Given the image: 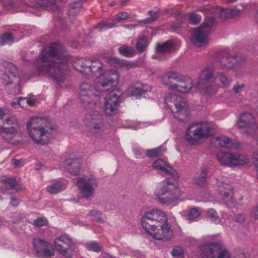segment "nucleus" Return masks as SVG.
<instances>
[{"instance_id": "obj_1", "label": "nucleus", "mask_w": 258, "mask_h": 258, "mask_svg": "<svg viewBox=\"0 0 258 258\" xmlns=\"http://www.w3.org/2000/svg\"><path fill=\"white\" fill-rule=\"evenodd\" d=\"M73 66L77 71L85 75L100 74L96 78L93 86L83 83L80 87V100L83 107L87 109H94L100 105V92L105 87L115 86L118 83V73L112 70L103 71L102 63L98 58H80L74 62Z\"/></svg>"}, {"instance_id": "obj_2", "label": "nucleus", "mask_w": 258, "mask_h": 258, "mask_svg": "<svg viewBox=\"0 0 258 258\" xmlns=\"http://www.w3.org/2000/svg\"><path fill=\"white\" fill-rule=\"evenodd\" d=\"M69 57L64 54V48L59 43L51 44L49 50L44 48L39 55V63L35 64L39 75H46L58 84L65 79L66 64Z\"/></svg>"}, {"instance_id": "obj_3", "label": "nucleus", "mask_w": 258, "mask_h": 258, "mask_svg": "<svg viewBox=\"0 0 258 258\" xmlns=\"http://www.w3.org/2000/svg\"><path fill=\"white\" fill-rule=\"evenodd\" d=\"M141 224L144 230L156 239L167 240L172 236L166 214L160 209L146 211L141 218Z\"/></svg>"}, {"instance_id": "obj_4", "label": "nucleus", "mask_w": 258, "mask_h": 258, "mask_svg": "<svg viewBox=\"0 0 258 258\" xmlns=\"http://www.w3.org/2000/svg\"><path fill=\"white\" fill-rule=\"evenodd\" d=\"M26 127L29 137L35 143L43 145L50 142L53 127L45 118L31 117L28 120Z\"/></svg>"}, {"instance_id": "obj_5", "label": "nucleus", "mask_w": 258, "mask_h": 258, "mask_svg": "<svg viewBox=\"0 0 258 258\" xmlns=\"http://www.w3.org/2000/svg\"><path fill=\"white\" fill-rule=\"evenodd\" d=\"M155 194L161 204L174 206L179 197L183 194V192L178 184L170 182L168 179H165L158 184Z\"/></svg>"}, {"instance_id": "obj_6", "label": "nucleus", "mask_w": 258, "mask_h": 258, "mask_svg": "<svg viewBox=\"0 0 258 258\" xmlns=\"http://www.w3.org/2000/svg\"><path fill=\"white\" fill-rule=\"evenodd\" d=\"M216 131V126L212 122L201 121L192 123L188 126L185 137L190 144H194L213 136Z\"/></svg>"}, {"instance_id": "obj_7", "label": "nucleus", "mask_w": 258, "mask_h": 258, "mask_svg": "<svg viewBox=\"0 0 258 258\" xmlns=\"http://www.w3.org/2000/svg\"><path fill=\"white\" fill-rule=\"evenodd\" d=\"M1 80L3 84L7 88H12V93L14 94L20 92V80L18 76V71L16 67L12 63L6 64L5 70L1 75Z\"/></svg>"}, {"instance_id": "obj_8", "label": "nucleus", "mask_w": 258, "mask_h": 258, "mask_svg": "<svg viewBox=\"0 0 258 258\" xmlns=\"http://www.w3.org/2000/svg\"><path fill=\"white\" fill-rule=\"evenodd\" d=\"M215 23L213 18H207L201 26L192 30L191 42L196 47H201L208 41V34Z\"/></svg>"}, {"instance_id": "obj_9", "label": "nucleus", "mask_w": 258, "mask_h": 258, "mask_svg": "<svg viewBox=\"0 0 258 258\" xmlns=\"http://www.w3.org/2000/svg\"><path fill=\"white\" fill-rule=\"evenodd\" d=\"M4 123L9 127L0 126V136L8 142L14 143L13 140L19 136L21 132V125L18 119L15 116H10L4 120Z\"/></svg>"}, {"instance_id": "obj_10", "label": "nucleus", "mask_w": 258, "mask_h": 258, "mask_svg": "<svg viewBox=\"0 0 258 258\" xmlns=\"http://www.w3.org/2000/svg\"><path fill=\"white\" fill-rule=\"evenodd\" d=\"M217 158L220 164L229 167L242 166L249 162L247 156L238 153L219 152Z\"/></svg>"}, {"instance_id": "obj_11", "label": "nucleus", "mask_w": 258, "mask_h": 258, "mask_svg": "<svg viewBox=\"0 0 258 258\" xmlns=\"http://www.w3.org/2000/svg\"><path fill=\"white\" fill-rule=\"evenodd\" d=\"M214 80L212 70L209 68H206L201 74L196 87L202 93L214 94L218 89V86L212 85V82Z\"/></svg>"}, {"instance_id": "obj_12", "label": "nucleus", "mask_w": 258, "mask_h": 258, "mask_svg": "<svg viewBox=\"0 0 258 258\" xmlns=\"http://www.w3.org/2000/svg\"><path fill=\"white\" fill-rule=\"evenodd\" d=\"M122 92L119 89H115L111 91L105 97L104 111L106 115L115 114L121 102Z\"/></svg>"}, {"instance_id": "obj_13", "label": "nucleus", "mask_w": 258, "mask_h": 258, "mask_svg": "<svg viewBox=\"0 0 258 258\" xmlns=\"http://www.w3.org/2000/svg\"><path fill=\"white\" fill-rule=\"evenodd\" d=\"M200 249L207 258H231L229 252L221 243H211L202 245Z\"/></svg>"}, {"instance_id": "obj_14", "label": "nucleus", "mask_w": 258, "mask_h": 258, "mask_svg": "<svg viewBox=\"0 0 258 258\" xmlns=\"http://www.w3.org/2000/svg\"><path fill=\"white\" fill-rule=\"evenodd\" d=\"M76 183L82 196L87 198L93 194L95 188L97 186L96 179L92 175H84L78 178Z\"/></svg>"}, {"instance_id": "obj_15", "label": "nucleus", "mask_w": 258, "mask_h": 258, "mask_svg": "<svg viewBox=\"0 0 258 258\" xmlns=\"http://www.w3.org/2000/svg\"><path fill=\"white\" fill-rule=\"evenodd\" d=\"M165 103L169 109H171V105H170V103H173L177 110L176 112L173 114L174 117L180 120H183L184 119L183 118H180L178 116V115L183 116L186 115V111L187 107L183 98L175 94H168L165 98Z\"/></svg>"}, {"instance_id": "obj_16", "label": "nucleus", "mask_w": 258, "mask_h": 258, "mask_svg": "<svg viewBox=\"0 0 258 258\" xmlns=\"http://www.w3.org/2000/svg\"><path fill=\"white\" fill-rule=\"evenodd\" d=\"M242 9H223L220 7H211L210 6H205L202 10H199L205 15L215 14L222 19H229L233 18L237 16L244 9L243 5H241Z\"/></svg>"}, {"instance_id": "obj_17", "label": "nucleus", "mask_w": 258, "mask_h": 258, "mask_svg": "<svg viewBox=\"0 0 258 258\" xmlns=\"http://www.w3.org/2000/svg\"><path fill=\"white\" fill-rule=\"evenodd\" d=\"M217 185L218 190L223 197L226 205L229 208L236 207L238 202L235 199V196H233L232 186L221 181H218Z\"/></svg>"}, {"instance_id": "obj_18", "label": "nucleus", "mask_w": 258, "mask_h": 258, "mask_svg": "<svg viewBox=\"0 0 258 258\" xmlns=\"http://www.w3.org/2000/svg\"><path fill=\"white\" fill-rule=\"evenodd\" d=\"M237 125L243 134H251L257 128L255 118L250 113H242L238 121Z\"/></svg>"}, {"instance_id": "obj_19", "label": "nucleus", "mask_w": 258, "mask_h": 258, "mask_svg": "<svg viewBox=\"0 0 258 258\" xmlns=\"http://www.w3.org/2000/svg\"><path fill=\"white\" fill-rule=\"evenodd\" d=\"M85 120L88 123L91 132L94 134H100L104 130V125L101 114L98 111L87 114Z\"/></svg>"}, {"instance_id": "obj_20", "label": "nucleus", "mask_w": 258, "mask_h": 258, "mask_svg": "<svg viewBox=\"0 0 258 258\" xmlns=\"http://www.w3.org/2000/svg\"><path fill=\"white\" fill-rule=\"evenodd\" d=\"M55 248L62 255H67L73 245V242L67 235H61L54 240Z\"/></svg>"}, {"instance_id": "obj_21", "label": "nucleus", "mask_w": 258, "mask_h": 258, "mask_svg": "<svg viewBox=\"0 0 258 258\" xmlns=\"http://www.w3.org/2000/svg\"><path fill=\"white\" fill-rule=\"evenodd\" d=\"M241 61V59L237 55L224 56L219 62V68L224 71H230L236 68Z\"/></svg>"}, {"instance_id": "obj_22", "label": "nucleus", "mask_w": 258, "mask_h": 258, "mask_svg": "<svg viewBox=\"0 0 258 258\" xmlns=\"http://www.w3.org/2000/svg\"><path fill=\"white\" fill-rule=\"evenodd\" d=\"M33 243L34 248L38 253H40L47 257L54 255L52 245L47 241L41 239H36L34 240Z\"/></svg>"}, {"instance_id": "obj_23", "label": "nucleus", "mask_w": 258, "mask_h": 258, "mask_svg": "<svg viewBox=\"0 0 258 258\" xmlns=\"http://www.w3.org/2000/svg\"><path fill=\"white\" fill-rule=\"evenodd\" d=\"M153 167L157 170L166 173L174 180L179 178L178 173L165 160L158 159L153 164Z\"/></svg>"}, {"instance_id": "obj_24", "label": "nucleus", "mask_w": 258, "mask_h": 258, "mask_svg": "<svg viewBox=\"0 0 258 258\" xmlns=\"http://www.w3.org/2000/svg\"><path fill=\"white\" fill-rule=\"evenodd\" d=\"M62 166L60 168L63 170H68L70 173L73 174H77L79 173L82 164L83 160L81 158H69L64 160L62 163Z\"/></svg>"}, {"instance_id": "obj_25", "label": "nucleus", "mask_w": 258, "mask_h": 258, "mask_svg": "<svg viewBox=\"0 0 258 258\" xmlns=\"http://www.w3.org/2000/svg\"><path fill=\"white\" fill-rule=\"evenodd\" d=\"M130 18L129 14L125 12H120L116 15V17L114 19V22H101L99 23L96 27L100 31L105 30L108 29L112 28L115 26L117 23L128 19Z\"/></svg>"}, {"instance_id": "obj_26", "label": "nucleus", "mask_w": 258, "mask_h": 258, "mask_svg": "<svg viewBox=\"0 0 258 258\" xmlns=\"http://www.w3.org/2000/svg\"><path fill=\"white\" fill-rule=\"evenodd\" d=\"M172 87L171 90L186 93L192 87V82L190 78L183 76L181 80L178 81V84H174Z\"/></svg>"}, {"instance_id": "obj_27", "label": "nucleus", "mask_w": 258, "mask_h": 258, "mask_svg": "<svg viewBox=\"0 0 258 258\" xmlns=\"http://www.w3.org/2000/svg\"><path fill=\"white\" fill-rule=\"evenodd\" d=\"M214 140L215 144L221 147L237 149L240 145L239 142H233L230 138L225 136L216 137Z\"/></svg>"}, {"instance_id": "obj_28", "label": "nucleus", "mask_w": 258, "mask_h": 258, "mask_svg": "<svg viewBox=\"0 0 258 258\" xmlns=\"http://www.w3.org/2000/svg\"><path fill=\"white\" fill-rule=\"evenodd\" d=\"M183 76L180 74L175 72H168L166 73L164 75L161 77V81L163 84L166 85L169 89H171L173 87V84L171 82V80H174L178 82L179 80H181V78Z\"/></svg>"}, {"instance_id": "obj_29", "label": "nucleus", "mask_w": 258, "mask_h": 258, "mask_svg": "<svg viewBox=\"0 0 258 258\" xmlns=\"http://www.w3.org/2000/svg\"><path fill=\"white\" fill-rule=\"evenodd\" d=\"M66 180L60 179L47 186L46 190L50 194H56L64 190L67 186Z\"/></svg>"}, {"instance_id": "obj_30", "label": "nucleus", "mask_w": 258, "mask_h": 258, "mask_svg": "<svg viewBox=\"0 0 258 258\" xmlns=\"http://www.w3.org/2000/svg\"><path fill=\"white\" fill-rule=\"evenodd\" d=\"M151 90V87L148 85L144 84L139 87H131L130 88L128 91L132 96L138 98L145 95L147 92H150Z\"/></svg>"}, {"instance_id": "obj_31", "label": "nucleus", "mask_w": 258, "mask_h": 258, "mask_svg": "<svg viewBox=\"0 0 258 258\" xmlns=\"http://www.w3.org/2000/svg\"><path fill=\"white\" fill-rule=\"evenodd\" d=\"M208 173V168L206 167H202L199 172L197 173L194 177V183L202 186L206 184L207 182V177Z\"/></svg>"}, {"instance_id": "obj_32", "label": "nucleus", "mask_w": 258, "mask_h": 258, "mask_svg": "<svg viewBox=\"0 0 258 258\" xmlns=\"http://www.w3.org/2000/svg\"><path fill=\"white\" fill-rule=\"evenodd\" d=\"M172 48V43L170 41H167L163 44L159 45L156 47V54L153 55V58H157L160 54L163 52H167L171 50Z\"/></svg>"}, {"instance_id": "obj_33", "label": "nucleus", "mask_w": 258, "mask_h": 258, "mask_svg": "<svg viewBox=\"0 0 258 258\" xmlns=\"http://www.w3.org/2000/svg\"><path fill=\"white\" fill-rule=\"evenodd\" d=\"M150 42L149 39L145 36H140L137 40L136 45L137 51L139 53L144 52L147 48Z\"/></svg>"}, {"instance_id": "obj_34", "label": "nucleus", "mask_w": 258, "mask_h": 258, "mask_svg": "<svg viewBox=\"0 0 258 258\" xmlns=\"http://www.w3.org/2000/svg\"><path fill=\"white\" fill-rule=\"evenodd\" d=\"M119 54L126 57H131L135 55L136 51L132 47L123 45L118 48Z\"/></svg>"}, {"instance_id": "obj_35", "label": "nucleus", "mask_w": 258, "mask_h": 258, "mask_svg": "<svg viewBox=\"0 0 258 258\" xmlns=\"http://www.w3.org/2000/svg\"><path fill=\"white\" fill-rule=\"evenodd\" d=\"M36 100L35 97L19 98V108H24L27 105L34 106L36 104Z\"/></svg>"}, {"instance_id": "obj_36", "label": "nucleus", "mask_w": 258, "mask_h": 258, "mask_svg": "<svg viewBox=\"0 0 258 258\" xmlns=\"http://www.w3.org/2000/svg\"><path fill=\"white\" fill-rule=\"evenodd\" d=\"M111 59L116 62L117 67L129 70L135 66V63L132 61L122 59L120 60L116 58H112Z\"/></svg>"}, {"instance_id": "obj_37", "label": "nucleus", "mask_w": 258, "mask_h": 258, "mask_svg": "<svg viewBox=\"0 0 258 258\" xmlns=\"http://www.w3.org/2000/svg\"><path fill=\"white\" fill-rule=\"evenodd\" d=\"M14 36L11 33H5L0 38V44L1 45L11 44L14 41Z\"/></svg>"}, {"instance_id": "obj_38", "label": "nucleus", "mask_w": 258, "mask_h": 258, "mask_svg": "<svg viewBox=\"0 0 258 258\" xmlns=\"http://www.w3.org/2000/svg\"><path fill=\"white\" fill-rule=\"evenodd\" d=\"M166 151V149L163 146L155 149L148 150L147 151V155L149 157H156L161 155Z\"/></svg>"}, {"instance_id": "obj_39", "label": "nucleus", "mask_w": 258, "mask_h": 258, "mask_svg": "<svg viewBox=\"0 0 258 258\" xmlns=\"http://www.w3.org/2000/svg\"><path fill=\"white\" fill-rule=\"evenodd\" d=\"M82 5L80 2H76L72 5L69 9V15L71 16H76L79 12L81 8Z\"/></svg>"}, {"instance_id": "obj_40", "label": "nucleus", "mask_w": 258, "mask_h": 258, "mask_svg": "<svg viewBox=\"0 0 258 258\" xmlns=\"http://www.w3.org/2000/svg\"><path fill=\"white\" fill-rule=\"evenodd\" d=\"M217 78L220 81L222 85L225 87L230 85V81L226 75L223 73H219L217 75Z\"/></svg>"}, {"instance_id": "obj_41", "label": "nucleus", "mask_w": 258, "mask_h": 258, "mask_svg": "<svg viewBox=\"0 0 258 258\" xmlns=\"http://www.w3.org/2000/svg\"><path fill=\"white\" fill-rule=\"evenodd\" d=\"M208 216L211 219L212 221L216 224L219 223L220 221V218L218 214L214 209H210L207 211Z\"/></svg>"}, {"instance_id": "obj_42", "label": "nucleus", "mask_w": 258, "mask_h": 258, "mask_svg": "<svg viewBox=\"0 0 258 258\" xmlns=\"http://www.w3.org/2000/svg\"><path fill=\"white\" fill-rule=\"evenodd\" d=\"M89 215L92 220L97 222H102L104 221V219L101 217L100 213L98 211L92 210L90 211Z\"/></svg>"}, {"instance_id": "obj_43", "label": "nucleus", "mask_w": 258, "mask_h": 258, "mask_svg": "<svg viewBox=\"0 0 258 258\" xmlns=\"http://www.w3.org/2000/svg\"><path fill=\"white\" fill-rule=\"evenodd\" d=\"M200 215L199 209L196 208H191L188 214L187 218L189 220H194Z\"/></svg>"}, {"instance_id": "obj_44", "label": "nucleus", "mask_w": 258, "mask_h": 258, "mask_svg": "<svg viewBox=\"0 0 258 258\" xmlns=\"http://www.w3.org/2000/svg\"><path fill=\"white\" fill-rule=\"evenodd\" d=\"M201 16L196 14L191 15L188 18L189 22L193 25L198 24L201 21Z\"/></svg>"}, {"instance_id": "obj_45", "label": "nucleus", "mask_w": 258, "mask_h": 258, "mask_svg": "<svg viewBox=\"0 0 258 258\" xmlns=\"http://www.w3.org/2000/svg\"><path fill=\"white\" fill-rule=\"evenodd\" d=\"M87 248L89 250H92L96 252L101 251V247L99 245L98 243L96 242H91L87 244Z\"/></svg>"}, {"instance_id": "obj_46", "label": "nucleus", "mask_w": 258, "mask_h": 258, "mask_svg": "<svg viewBox=\"0 0 258 258\" xmlns=\"http://www.w3.org/2000/svg\"><path fill=\"white\" fill-rule=\"evenodd\" d=\"M2 182L5 187L8 189L13 188L16 184V180L15 178H8L4 179Z\"/></svg>"}, {"instance_id": "obj_47", "label": "nucleus", "mask_w": 258, "mask_h": 258, "mask_svg": "<svg viewBox=\"0 0 258 258\" xmlns=\"http://www.w3.org/2000/svg\"><path fill=\"white\" fill-rule=\"evenodd\" d=\"M183 249L179 246L174 248L172 251V255L174 258H182Z\"/></svg>"}, {"instance_id": "obj_48", "label": "nucleus", "mask_w": 258, "mask_h": 258, "mask_svg": "<svg viewBox=\"0 0 258 258\" xmlns=\"http://www.w3.org/2000/svg\"><path fill=\"white\" fill-rule=\"evenodd\" d=\"M47 223V220L44 218H39L33 221V225L37 227H42L45 226Z\"/></svg>"}, {"instance_id": "obj_49", "label": "nucleus", "mask_w": 258, "mask_h": 258, "mask_svg": "<svg viewBox=\"0 0 258 258\" xmlns=\"http://www.w3.org/2000/svg\"><path fill=\"white\" fill-rule=\"evenodd\" d=\"M133 152L137 158H142L145 155L144 151L141 148H135L133 149Z\"/></svg>"}, {"instance_id": "obj_50", "label": "nucleus", "mask_w": 258, "mask_h": 258, "mask_svg": "<svg viewBox=\"0 0 258 258\" xmlns=\"http://www.w3.org/2000/svg\"><path fill=\"white\" fill-rule=\"evenodd\" d=\"M244 86H245V85L243 83H241V84L236 83V84H235L234 85V86L233 87V90L234 92V93H235L236 94L239 93L242 91V90L243 89V88L244 87Z\"/></svg>"}, {"instance_id": "obj_51", "label": "nucleus", "mask_w": 258, "mask_h": 258, "mask_svg": "<svg viewBox=\"0 0 258 258\" xmlns=\"http://www.w3.org/2000/svg\"><path fill=\"white\" fill-rule=\"evenodd\" d=\"M150 15H151V17L147 19L146 20V22H150L151 21H153L157 19L159 17V14L158 12H153L152 11L149 12Z\"/></svg>"}, {"instance_id": "obj_52", "label": "nucleus", "mask_w": 258, "mask_h": 258, "mask_svg": "<svg viewBox=\"0 0 258 258\" xmlns=\"http://www.w3.org/2000/svg\"><path fill=\"white\" fill-rule=\"evenodd\" d=\"M235 221L237 223H241L245 220V216L241 214H236L234 216Z\"/></svg>"}, {"instance_id": "obj_53", "label": "nucleus", "mask_w": 258, "mask_h": 258, "mask_svg": "<svg viewBox=\"0 0 258 258\" xmlns=\"http://www.w3.org/2000/svg\"><path fill=\"white\" fill-rule=\"evenodd\" d=\"M7 114L8 112L6 110L0 108V119L2 120L3 122L4 120L9 118L7 117Z\"/></svg>"}, {"instance_id": "obj_54", "label": "nucleus", "mask_w": 258, "mask_h": 258, "mask_svg": "<svg viewBox=\"0 0 258 258\" xmlns=\"http://www.w3.org/2000/svg\"><path fill=\"white\" fill-rule=\"evenodd\" d=\"M250 215L252 218L258 220V205L252 209Z\"/></svg>"}, {"instance_id": "obj_55", "label": "nucleus", "mask_w": 258, "mask_h": 258, "mask_svg": "<svg viewBox=\"0 0 258 258\" xmlns=\"http://www.w3.org/2000/svg\"><path fill=\"white\" fill-rule=\"evenodd\" d=\"M11 105L15 109L19 108V98L13 99L11 103Z\"/></svg>"}, {"instance_id": "obj_56", "label": "nucleus", "mask_w": 258, "mask_h": 258, "mask_svg": "<svg viewBox=\"0 0 258 258\" xmlns=\"http://www.w3.org/2000/svg\"><path fill=\"white\" fill-rule=\"evenodd\" d=\"M253 163L258 173V154H254L252 156Z\"/></svg>"}, {"instance_id": "obj_57", "label": "nucleus", "mask_w": 258, "mask_h": 258, "mask_svg": "<svg viewBox=\"0 0 258 258\" xmlns=\"http://www.w3.org/2000/svg\"><path fill=\"white\" fill-rule=\"evenodd\" d=\"M19 200L16 197H12L11 200V204L14 206H16L18 205Z\"/></svg>"}, {"instance_id": "obj_58", "label": "nucleus", "mask_w": 258, "mask_h": 258, "mask_svg": "<svg viewBox=\"0 0 258 258\" xmlns=\"http://www.w3.org/2000/svg\"><path fill=\"white\" fill-rule=\"evenodd\" d=\"M13 164L16 167H18L21 165L20 161L17 160H14Z\"/></svg>"}, {"instance_id": "obj_59", "label": "nucleus", "mask_w": 258, "mask_h": 258, "mask_svg": "<svg viewBox=\"0 0 258 258\" xmlns=\"http://www.w3.org/2000/svg\"><path fill=\"white\" fill-rule=\"evenodd\" d=\"M222 218L224 219H229V216L226 214L224 213L222 214Z\"/></svg>"}, {"instance_id": "obj_60", "label": "nucleus", "mask_w": 258, "mask_h": 258, "mask_svg": "<svg viewBox=\"0 0 258 258\" xmlns=\"http://www.w3.org/2000/svg\"><path fill=\"white\" fill-rule=\"evenodd\" d=\"M237 0H228V3H233V2H234L235 1H236Z\"/></svg>"}, {"instance_id": "obj_61", "label": "nucleus", "mask_w": 258, "mask_h": 258, "mask_svg": "<svg viewBox=\"0 0 258 258\" xmlns=\"http://www.w3.org/2000/svg\"><path fill=\"white\" fill-rule=\"evenodd\" d=\"M131 127L132 128H133V129H134V130H136V129H137V128H138V127H134V126H131Z\"/></svg>"}]
</instances>
